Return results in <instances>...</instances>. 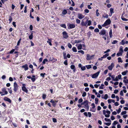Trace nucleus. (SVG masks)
<instances>
[{
    "label": "nucleus",
    "mask_w": 128,
    "mask_h": 128,
    "mask_svg": "<svg viewBox=\"0 0 128 128\" xmlns=\"http://www.w3.org/2000/svg\"><path fill=\"white\" fill-rule=\"evenodd\" d=\"M109 76L111 77V78L112 79V80H114L115 78V75H112L111 74H110V75H109Z\"/></svg>",
    "instance_id": "32"
},
{
    "label": "nucleus",
    "mask_w": 128,
    "mask_h": 128,
    "mask_svg": "<svg viewBox=\"0 0 128 128\" xmlns=\"http://www.w3.org/2000/svg\"><path fill=\"white\" fill-rule=\"evenodd\" d=\"M66 53L64 52L63 53V56L64 58V59H66Z\"/></svg>",
    "instance_id": "48"
},
{
    "label": "nucleus",
    "mask_w": 128,
    "mask_h": 128,
    "mask_svg": "<svg viewBox=\"0 0 128 128\" xmlns=\"http://www.w3.org/2000/svg\"><path fill=\"white\" fill-rule=\"evenodd\" d=\"M48 61V60L46 59H44L43 62H42V63L44 64L46 63V62H47Z\"/></svg>",
    "instance_id": "44"
},
{
    "label": "nucleus",
    "mask_w": 128,
    "mask_h": 128,
    "mask_svg": "<svg viewBox=\"0 0 128 128\" xmlns=\"http://www.w3.org/2000/svg\"><path fill=\"white\" fill-rule=\"evenodd\" d=\"M94 32H99V30L98 28H96L94 30Z\"/></svg>",
    "instance_id": "63"
},
{
    "label": "nucleus",
    "mask_w": 128,
    "mask_h": 128,
    "mask_svg": "<svg viewBox=\"0 0 128 128\" xmlns=\"http://www.w3.org/2000/svg\"><path fill=\"white\" fill-rule=\"evenodd\" d=\"M121 19L123 21H128V19L126 18H125L122 17H121Z\"/></svg>",
    "instance_id": "38"
},
{
    "label": "nucleus",
    "mask_w": 128,
    "mask_h": 128,
    "mask_svg": "<svg viewBox=\"0 0 128 128\" xmlns=\"http://www.w3.org/2000/svg\"><path fill=\"white\" fill-rule=\"evenodd\" d=\"M25 86L26 85L25 84H22V89L23 91L26 93H27L28 92V90L26 88Z\"/></svg>",
    "instance_id": "9"
},
{
    "label": "nucleus",
    "mask_w": 128,
    "mask_h": 128,
    "mask_svg": "<svg viewBox=\"0 0 128 128\" xmlns=\"http://www.w3.org/2000/svg\"><path fill=\"white\" fill-rule=\"evenodd\" d=\"M94 55L90 56L89 54H87L86 55V59L88 60H92L94 58Z\"/></svg>",
    "instance_id": "6"
},
{
    "label": "nucleus",
    "mask_w": 128,
    "mask_h": 128,
    "mask_svg": "<svg viewBox=\"0 0 128 128\" xmlns=\"http://www.w3.org/2000/svg\"><path fill=\"white\" fill-rule=\"evenodd\" d=\"M106 30H101L100 32L99 33V34L101 35L104 36L106 34Z\"/></svg>",
    "instance_id": "11"
},
{
    "label": "nucleus",
    "mask_w": 128,
    "mask_h": 128,
    "mask_svg": "<svg viewBox=\"0 0 128 128\" xmlns=\"http://www.w3.org/2000/svg\"><path fill=\"white\" fill-rule=\"evenodd\" d=\"M123 82L125 83H128V80H124Z\"/></svg>",
    "instance_id": "64"
},
{
    "label": "nucleus",
    "mask_w": 128,
    "mask_h": 128,
    "mask_svg": "<svg viewBox=\"0 0 128 128\" xmlns=\"http://www.w3.org/2000/svg\"><path fill=\"white\" fill-rule=\"evenodd\" d=\"M64 38H67L68 37V33L65 31L63 32L62 33Z\"/></svg>",
    "instance_id": "12"
},
{
    "label": "nucleus",
    "mask_w": 128,
    "mask_h": 128,
    "mask_svg": "<svg viewBox=\"0 0 128 128\" xmlns=\"http://www.w3.org/2000/svg\"><path fill=\"white\" fill-rule=\"evenodd\" d=\"M126 111H123L121 113V114L122 115H123L124 114H126Z\"/></svg>",
    "instance_id": "53"
},
{
    "label": "nucleus",
    "mask_w": 128,
    "mask_h": 128,
    "mask_svg": "<svg viewBox=\"0 0 128 128\" xmlns=\"http://www.w3.org/2000/svg\"><path fill=\"white\" fill-rule=\"evenodd\" d=\"M118 41L116 40H114L113 41V42H112V44H116Z\"/></svg>",
    "instance_id": "52"
},
{
    "label": "nucleus",
    "mask_w": 128,
    "mask_h": 128,
    "mask_svg": "<svg viewBox=\"0 0 128 128\" xmlns=\"http://www.w3.org/2000/svg\"><path fill=\"white\" fill-rule=\"evenodd\" d=\"M33 34L32 33L29 36V38L30 40L32 39L33 38Z\"/></svg>",
    "instance_id": "37"
},
{
    "label": "nucleus",
    "mask_w": 128,
    "mask_h": 128,
    "mask_svg": "<svg viewBox=\"0 0 128 128\" xmlns=\"http://www.w3.org/2000/svg\"><path fill=\"white\" fill-rule=\"evenodd\" d=\"M111 21L109 19L107 20L104 22V24L102 25V26H106L110 24Z\"/></svg>",
    "instance_id": "5"
},
{
    "label": "nucleus",
    "mask_w": 128,
    "mask_h": 128,
    "mask_svg": "<svg viewBox=\"0 0 128 128\" xmlns=\"http://www.w3.org/2000/svg\"><path fill=\"white\" fill-rule=\"evenodd\" d=\"M103 17L104 18H108V15L106 14H105L103 16Z\"/></svg>",
    "instance_id": "35"
},
{
    "label": "nucleus",
    "mask_w": 128,
    "mask_h": 128,
    "mask_svg": "<svg viewBox=\"0 0 128 128\" xmlns=\"http://www.w3.org/2000/svg\"><path fill=\"white\" fill-rule=\"evenodd\" d=\"M86 67L88 69H89L92 68V66L90 65H86Z\"/></svg>",
    "instance_id": "29"
},
{
    "label": "nucleus",
    "mask_w": 128,
    "mask_h": 128,
    "mask_svg": "<svg viewBox=\"0 0 128 128\" xmlns=\"http://www.w3.org/2000/svg\"><path fill=\"white\" fill-rule=\"evenodd\" d=\"M118 62H122V60L121 58L119 57L118 58Z\"/></svg>",
    "instance_id": "31"
},
{
    "label": "nucleus",
    "mask_w": 128,
    "mask_h": 128,
    "mask_svg": "<svg viewBox=\"0 0 128 128\" xmlns=\"http://www.w3.org/2000/svg\"><path fill=\"white\" fill-rule=\"evenodd\" d=\"M18 90V85L16 82H14V90L15 92H16Z\"/></svg>",
    "instance_id": "7"
},
{
    "label": "nucleus",
    "mask_w": 128,
    "mask_h": 128,
    "mask_svg": "<svg viewBox=\"0 0 128 128\" xmlns=\"http://www.w3.org/2000/svg\"><path fill=\"white\" fill-rule=\"evenodd\" d=\"M118 122L116 121H114L113 122V123L112 124L113 125H115L116 124H118Z\"/></svg>",
    "instance_id": "56"
},
{
    "label": "nucleus",
    "mask_w": 128,
    "mask_h": 128,
    "mask_svg": "<svg viewBox=\"0 0 128 128\" xmlns=\"http://www.w3.org/2000/svg\"><path fill=\"white\" fill-rule=\"evenodd\" d=\"M81 69L82 70H84L86 69V68L85 66H82L81 68Z\"/></svg>",
    "instance_id": "57"
},
{
    "label": "nucleus",
    "mask_w": 128,
    "mask_h": 128,
    "mask_svg": "<svg viewBox=\"0 0 128 128\" xmlns=\"http://www.w3.org/2000/svg\"><path fill=\"white\" fill-rule=\"evenodd\" d=\"M86 22H87V23H88V26H90L91 25L92 21L91 20H86Z\"/></svg>",
    "instance_id": "24"
},
{
    "label": "nucleus",
    "mask_w": 128,
    "mask_h": 128,
    "mask_svg": "<svg viewBox=\"0 0 128 128\" xmlns=\"http://www.w3.org/2000/svg\"><path fill=\"white\" fill-rule=\"evenodd\" d=\"M102 98L104 99L105 100H106L108 98V96L107 94H105L104 96H103V95L102 96Z\"/></svg>",
    "instance_id": "21"
},
{
    "label": "nucleus",
    "mask_w": 128,
    "mask_h": 128,
    "mask_svg": "<svg viewBox=\"0 0 128 128\" xmlns=\"http://www.w3.org/2000/svg\"><path fill=\"white\" fill-rule=\"evenodd\" d=\"M123 47L122 46H120L119 51L116 54V55L118 56H121L122 55L123 52Z\"/></svg>",
    "instance_id": "2"
},
{
    "label": "nucleus",
    "mask_w": 128,
    "mask_h": 128,
    "mask_svg": "<svg viewBox=\"0 0 128 128\" xmlns=\"http://www.w3.org/2000/svg\"><path fill=\"white\" fill-rule=\"evenodd\" d=\"M46 73H44V74L41 73L40 74V76H42V77L44 78V75H45Z\"/></svg>",
    "instance_id": "61"
},
{
    "label": "nucleus",
    "mask_w": 128,
    "mask_h": 128,
    "mask_svg": "<svg viewBox=\"0 0 128 128\" xmlns=\"http://www.w3.org/2000/svg\"><path fill=\"white\" fill-rule=\"evenodd\" d=\"M108 56L109 54H106L105 55H104L102 57V58H105L107 56Z\"/></svg>",
    "instance_id": "50"
},
{
    "label": "nucleus",
    "mask_w": 128,
    "mask_h": 128,
    "mask_svg": "<svg viewBox=\"0 0 128 128\" xmlns=\"http://www.w3.org/2000/svg\"><path fill=\"white\" fill-rule=\"evenodd\" d=\"M72 50L73 52H77V49L75 47H73L72 48Z\"/></svg>",
    "instance_id": "27"
},
{
    "label": "nucleus",
    "mask_w": 128,
    "mask_h": 128,
    "mask_svg": "<svg viewBox=\"0 0 128 128\" xmlns=\"http://www.w3.org/2000/svg\"><path fill=\"white\" fill-rule=\"evenodd\" d=\"M69 27L70 28L69 29L73 28H75V25L74 24H69Z\"/></svg>",
    "instance_id": "18"
},
{
    "label": "nucleus",
    "mask_w": 128,
    "mask_h": 128,
    "mask_svg": "<svg viewBox=\"0 0 128 128\" xmlns=\"http://www.w3.org/2000/svg\"><path fill=\"white\" fill-rule=\"evenodd\" d=\"M68 46L70 48H72V45L70 43H68Z\"/></svg>",
    "instance_id": "55"
},
{
    "label": "nucleus",
    "mask_w": 128,
    "mask_h": 128,
    "mask_svg": "<svg viewBox=\"0 0 128 128\" xmlns=\"http://www.w3.org/2000/svg\"><path fill=\"white\" fill-rule=\"evenodd\" d=\"M86 93L85 92H83L82 95V96L83 97H85L86 96Z\"/></svg>",
    "instance_id": "51"
},
{
    "label": "nucleus",
    "mask_w": 128,
    "mask_h": 128,
    "mask_svg": "<svg viewBox=\"0 0 128 128\" xmlns=\"http://www.w3.org/2000/svg\"><path fill=\"white\" fill-rule=\"evenodd\" d=\"M52 120L53 122L55 123L57 122V120L56 118H53Z\"/></svg>",
    "instance_id": "58"
},
{
    "label": "nucleus",
    "mask_w": 128,
    "mask_h": 128,
    "mask_svg": "<svg viewBox=\"0 0 128 128\" xmlns=\"http://www.w3.org/2000/svg\"><path fill=\"white\" fill-rule=\"evenodd\" d=\"M92 109H94L95 108L96 106L94 103H92Z\"/></svg>",
    "instance_id": "62"
},
{
    "label": "nucleus",
    "mask_w": 128,
    "mask_h": 128,
    "mask_svg": "<svg viewBox=\"0 0 128 128\" xmlns=\"http://www.w3.org/2000/svg\"><path fill=\"white\" fill-rule=\"evenodd\" d=\"M98 10L97 9L96 11V15L97 16H98L99 15V13L98 12Z\"/></svg>",
    "instance_id": "41"
},
{
    "label": "nucleus",
    "mask_w": 128,
    "mask_h": 128,
    "mask_svg": "<svg viewBox=\"0 0 128 128\" xmlns=\"http://www.w3.org/2000/svg\"><path fill=\"white\" fill-rule=\"evenodd\" d=\"M81 42V41L80 40H75L74 42L75 43H80Z\"/></svg>",
    "instance_id": "46"
},
{
    "label": "nucleus",
    "mask_w": 128,
    "mask_h": 128,
    "mask_svg": "<svg viewBox=\"0 0 128 128\" xmlns=\"http://www.w3.org/2000/svg\"><path fill=\"white\" fill-rule=\"evenodd\" d=\"M78 52L81 53L82 54H84V52L82 50H78Z\"/></svg>",
    "instance_id": "45"
},
{
    "label": "nucleus",
    "mask_w": 128,
    "mask_h": 128,
    "mask_svg": "<svg viewBox=\"0 0 128 128\" xmlns=\"http://www.w3.org/2000/svg\"><path fill=\"white\" fill-rule=\"evenodd\" d=\"M67 13V11L66 10H64L62 12V14L64 15L66 14Z\"/></svg>",
    "instance_id": "28"
},
{
    "label": "nucleus",
    "mask_w": 128,
    "mask_h": 128,
    "mask_svg": "<svg viewBox=\"0 0 128 128\" xmlns=\"http://www.w3.org/2000/svg\"><path fill=\"white\" fill-rule=\"evenodd\" d=\"M76 46L77 47L78 49V50H81L82 49V45L81 44H76Z\"/></svg>",
    "instance_id": "15"
},
{
    "label": "nucleus",
    "mask_w": 128,
    "mask_h": 128,
    "mask_svg": "<svg viewBox=\"0 0 128 128\" xmlns=\"http://www.w3.org/2000/svg\"><path fill=\"white\" fill-rule=\"evenodd\" d=\"M11 89H12V88L11 87H10L9 88H8V92H9V93L10 94H11L12 93V91L11 90Z\"/></svg>",
    "instance_id": "30"
},
{
    "label": "nucleus",
    "mask_w": 128,
    "mask_h": 128,
    "mask_svg": "<svg viewBox=\"0 0 128 128\" xmlns=\"http://www.w3.org/2000/svg\"><path fill=\"white\" fill-rule=\"evenodd\" d=\"M114 66V64L113 62H112L111 63V65L109 66L108 68V69L110 70H112Z\"/></svg>",
    "instance_id": "14"
},
{
    "label": "nucleus",
    "mask_w": 128,
    "mask_h": 128,
    "mask_svg": "<svg viewBox=\"0 0 128 128\" xmlns=\"http://www.w3.org/2000/svg\"><path fill=\"white\" fill-rule=\"evenodd\" d=\"M100 70L98 72H97L92 74V78H97L100 74Z\"/></svg>",
    "instance_id": "8"
},
{
    "label": "nucleus",
    "mask_w": 128,
    "mask_h": 128,
    "mask_svg": "<svg viewBox=\"0 0 128 128\" xmlns=\"http://www.w3.org/2000/svg\"><path fill=\"white\" fill-rule=\"evenodd\" d=\"M110 14L109 16H111L112 15V14L114 12V9L112 8H110Z\"/></svg>",
    "instance_id": "20"
},
{
    "label": "nucleus",
    "mask_w": 128,
    "mask_h": 128,
    "mask_svg": "<svg viewBox=\"0 0 128 128\" xmlns=\"http://www.w3.org/2000/svg\"><path fill=\"white\" fill-rule=\"evenodd\" d=\"M87 24V22L86 21V22L84 21V19L82 20L81 21L80 25L82 26H86Z\"/></svg>",
    "instance_id": "10"
},
{
    "label": "nucleus",
    "mask_w": 128,
    "mask_h": 128,
    "mask_svg": "<svg viewBox=\"0 0 128 128\" xmlns=\"http://www.w3.org/2000/svg\"><path fill=\"white\" fill-rule=\"evenodd\" d=\"M125 44V42L124 40H122L120 43V44L122 45H124Z\"/></svg>",
    "instance_id": "33"
},
{
    "label": "nucleus",
    "mask_w": 128,
    "mask_h": 128,
    "mask_svg": "<svg viewBox=\"0 0 128 128\" xmlns=\"http://www.w3.org/2000/svg\"><path fill=\"white\" fill-rule=\"evenodd\" d=\"M104 120L107 122H111V121L108 118H104Z\"/></svg>",
    "instance_id": "40"
},
{
    "label": "nucleus",
    "mask_w": 128,
    "mask_h": 128,
    "mask_svg": "<svg viewBox=\"0 0 128 128\" xmlns=\"http://www.w3.org/2000/svg\"><path fill=\"white\" fill-rule=\"evenodd\" d=\"M95 103L96 104H97L98 103V99L97 98H95Z\"/></svg>",
    "instance_id": "39"
},
{
    "label": "nucleus",
    "mask_w": 128,
    "mask_h": 128,
    "mask_svg": "<svg viewBox=\"0 0 128 128\" xmlns=\"http://www.w3.org/2000/svg\"><path fill=\"white\" fill-rule=\"evenodd\" d=\"M76 22L78 24H79L80 22V20L79 19L77 18L76 20Z\"/></svg>",
    "instance_id": "36"
},
{
    "label": "nucleus",
    "mask_w": 128,
    "mask_h": 128,
    "mask_svg": "<svg viewBox=\"0 0 128 128\" xmlns=\"http://www.w3.org/2000/svg\"><path fill=\"white\" fill-rule=\"evenodd\" d=\"M108 104H110L112 102L113 103L115 102V101L114 100L109 99L108 100Z\"/></svg>",
    "instance_id": "23"
},
{
    "label": "nucleus",
    "mask_w": 128,
    "mask_h": 128,
    "mask_svg": "<svg viewBox=\"0 0 128 128\" xmlns=\"http://www.w3.org/2000/svg\"><path fill=\"white\" fill-rule=\"evenodd\" d=\"M121 109L119 108L118 110H116L118 114H119L121 112Z\"/></svg>",
    "instance_id": "59"
},
{
    "label": "nucleus",
    "mask_w": 128,
    "mask_h": 128,
    "mask_svg": "<svg viewBox=\"0 0 128 128\" xmlns=\"http://www.w3.org/2000/svg\"><path fill=\"white\" fill-rule=\"evenodd\" d=\"M4 100L6 101H8L10 103H11V100H10V98H8L7 97H5L4 98Z\"/></svg>",
    "instance_id": "19"
},
{
    "label": "nucleus",
    "mask_w": 128,
    "mask_h": 128,
    "mask_svg": "<svg viewBox=\"0 0 128 128\" xmlns=\"http://www.w3.org/2000/svg\"><path fill=\"white\" fill-rule=\"evenodd\" d=\"M48 40L47 41V42L49 43V45L50 46H52V43L51 42L52 41V39H48Z\"/></svg>",
    "instance_id": "25"
},
{
    "label": "nucleus",
    "mask_w": 128,
    "mask_h": 128,
    "mask_svg": "<svg viewBox=\"0 0 128 128\" xmlns=\"http://www.w3.org/2000/svg\"><path fill=\"white\" fill-rule=\"evenodd\" d=\"M88 102L87 100L84 101L83 102L81 103V105H84V106H82V108H84L87 109V110L88 111L89 109V106L88 104Z\"/></svg>",
    "instance_id": "1"
},
{
    "label": "nucleus",
    "mask_w": 128,
    "mask_h": 128,
    "mask_svg": "<svg viewBox=\"0 0 128 128\" xmlns=\"http://www.w3.org/2000/svg\"><path fill=\"white\" fill-rule=\"evenodd\" d=\"M75 66H74V65H71L70 66V68L72 69L73 70V71L74 72H75V71H76V69H75Z\"/></svg>",
    "instance_id": "22"
},
{
    "label": "nucleus",
    "mask_w": 128,
    "mask_h": 128,
    "mask_svg": "<svg viewBox=\"0 0 128 128\" xmlns=\"http://www.w3.org/2000/svg\"><path fill=\"white\" fill-rule=\"evenodd\" d=\"M83 101V99L82 98H80L78 100V102L79 103H80Z\"/></svg>",
    "instance_id": "49"
},
{
    "label": "nucleus",
    "mask_w": 128,
    "mask_h": 128,
    "mask_svg": "<svg viewBox=\"0 0 128 128\" xmlns=\"http://www.w3.org/2000/svg\"><path fill=\"white\" fill-rule=\"evenodd\" d=\"M109 34L110 38H111L112 36V30L111 29L109 32Z\"/></svg>",
    "instance_id": "26"
},
{
    "label": "nucleus",
    "mask_w": 128,
    "mask_h": 128,
    "mask_svg": "<svg viewBox=\"0 0 128 128\" xmlns=\"http://www.w3.org/2000/svg\"><path fill=\"white\" fill-rule=\"evenodd\" d=\"M50 102L52 104L53 106L55 107L56 106V104L55 103V102L54 100H53L52 99Z\"/></svg>",
    "instance_id": "17"
},
{
    "label": "nucleus",
    "mask_w": 128,
    "mask_h": 128,
    "mask_svg": "<svg viewBox=\"0 0 128 128\" xmlns=\"http://www.w3.org/2000/svg\"><path fill=\"white\" fill-rule=\"evenodd\" d=\"M78 18L80 20H81L84 17V16L81 14L78 13Z\"/></svg>",
    "instance_id": "13"
},
{
    "label": "nucleus",
    "mask_w": 128,
    "mask_h": 128,
    "mask_svg": "<svg viewBox=\"0 0 128 128\" xmlns=\"http://www.w3.org/2000/svg\"><path fill=\"white\" fill-rule=\"evenodd\" d=\"M128 72V71L127 70H126V71L122 72V75L123 76L125 75Z\"/></svg>",
    "instance_id": "34"
},
{
    "label": "nucleus",
    "mask_w": 128,
    "mask_h": 128,
    "mask_svg": "<svg viewBox=\"0 0 128 128\" xmlns=\"http://www.w3.org/2000/svg\"><path fill=\"white\" fill-rule=\"evenodd\" d=\"M21 38H20L19 40L18 41L17 44V45L18 46L20 45V42L21 41Z\"/></svg>",
    "instance_id": "47"
},
{
    "label": "nucleus",
    "mask_w": 128,
    "mask_h": 128,
    "mask_svg": "<svg viewBox=\"0 0 128 128\" xmlns=\"http://www.w3.org/2000/svg\"><path fill=\"white\" fill-rule=\"evenodd\" d=\"M52 62L53 63H54L57 60V59H56L54 58H52Z\"/></svg>",
    "instance_id": "43"
},
{
    "label": "nucleus",
    "mask_w": 128,
    "mask_h": 128,
    "mask_svg": "<svg viewBox=\"0 0 128 128\" xmlns=\"http://www.w3.org/2000/svg\"><path fill=\"white\" fill-rule=\"evenodd\" d=\"M103 112L106 117L109 118L110 117V111L108 110L106 111L105 110H104L103 111Z\"/></svg>",
    "instance_id": "3"
},
{
    "label": "nucleus",
    "mask_w": 128,
    "mask_h": 128,
    "mask_svg": "<svg viewBox=\"0 0 128 128\" xmlns=\"http://www.w3.org/2000/svg\"><path fill=\"white\" fill-rule=\"evenodd\" d=\"M118 79L117 77V76H116V78H115L114 80H113L114 82L117 81L118 80Z\"/></svg>",
    "instance_id": "54"
},
{
    "label": "nucleus",
    "mask_w": 128,
    "mask_h": 128,
    "mask_svg": "<svg viewBox=\"0 0 128 128\" xmlns=\"http://www.w3.org/2000/svg\"><path fill=\"white\" fill-rule=\"evenodd\" d=\"M2 92H0V94H1V96H2L5 94H7L8 93V92L6 90L5 88H3L2 89Z\"/></svg>",
    "instance_id": "4"
},
{
    "label": "nucleus",
    "mask_w": 128,
    "mask_h": 128,
    "mask_svg": "<svg viewBox=\"0 0 128 128\" xmlns=\"http://www.w3.org/2000/svg\"><path fill=\"white\" fill-rule=\"evenodd\" d=\"M22 67L24 68L25 71L28 70V65L26 64H25L24 65L22 66Z\"/></svg>",
    "instance_id": "16"
},
{
    "label": "nucleus",
    "mask_w": 128,
    "mask_h": 128,
    "mask_svg": "<svg viewBox=\"0 0 128 128\" xmlns=\"http://www.w3.org/2000/svg\"><path fill=\"white\" fill-rule=\"evenodd\" d=\"M104 86V85L103 84H102L101 85V86L99 87L100 89H104L103 86Z\"/></svg>",
    "instance_id": "42"
},
{
    "label": "nucleus",
    "mask_w": 128,
    "mask_h": 128,
    "mask_svg": "<svg viewBox=\"0 0 128 128\" xmlns=\"http://www.w3.org/2000/svg\"><path fill=\"white\" fill-rule=\"evenodd\" d=\"M60 26L64 28H66V25L65 24H61L60 25Z\"/></svg>",
    "instance_id": "60"
}]
</instances>
